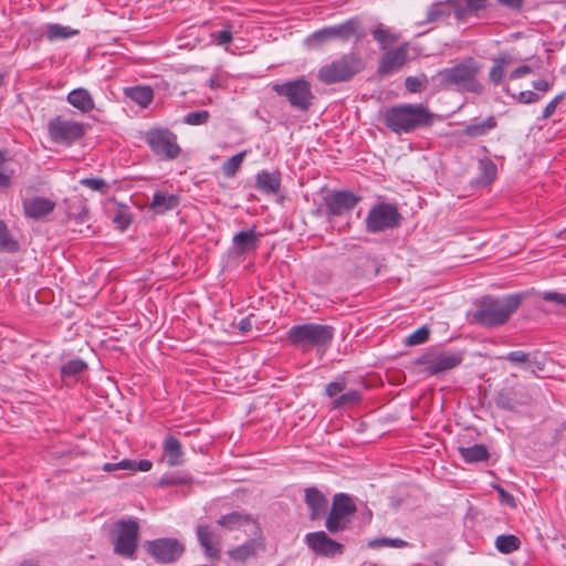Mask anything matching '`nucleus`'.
<instances>
[{
    "label": "nucleus",
    "mask_w": 566,
    "mask_h": 566,
    "mask_svg": "<svg viewBox=\"0 0 566 566\" xmlns=\"http://www.w3.org/2000/svg\"><path fill=\"white\" fill-rule=\"evenodd\" d=\"M481 168L483 171V176L488 181H492L496 177V165L491 160H482Z\"/></svg>",
    "instance_id": "obj_56"
},
{
    "label": "nucleus",
    "mask_w": 566,
    "mask_h": 566,
    "mask_svg": "<svg viewBox=\"0 0 566 566\" xmlns=\"http://www.w3.org/2000/svg\"><path fill=\"white\" fill-rule=\"evenodd\" d=\"M532 84H533L534 90H536L538 92H547L551 90L554 82H548L546 80L539 78V80L534 81Z\"/></svg>",
    "instance_id": "obj_62"
},
{
    "label": "nucleus",
    "mask_w": 566,
    "mask_h": 566,
    "mask_svg": "<svg viewBox=\"0 0 566 566\" xmlns=\"http://www.w3.org/2000/svg\"><path fill=\"white\" fill-rule=\"evenodd\" d=\"M66 101L82 113H88L95 108V103L91 93L82 87L72 90L67 94Z\"/></svg>",
    "instance_id": "obj_26"
},
{
    "label": "nucleus",
    "mask_w": 566,
    "mask_h": 566,
    "mask_svg": "<svg viewBox=\"0 0 566 566\" xmlns=\"http://www.w3.org/2000/svg\"><path fill=\"white\" fill-rule=\"evenodd\" d=\"M80 184L102 193H106L108 190L107 182L102 178H83L80 180Z\"/></svg>",
    "instance_id": "obj_50"
},
{
    "label": "nucleus",
    "mask_w": 566,
    "mask_h": 566,
    "mask_svg": "<svg viewBox=\"0 0 566 566\" xmlns=\"http://www.w3.org/2000/svg\"><path fill=\"white\" fill-rule=\"evenodd\" d=\"M346 389V381L345 379H339L336 381H332L326 386V395L331 398L338 397L340 392H343Z\"/></svg>",
    "instance_id": "obj_55"
},
{
    "label": "nucleus",
    "mask_w": 566,
    "mask_h": 566,
    "mask_svg": "<svg viewBox=\"0 0 566 566\" xmlns=\"http://www.w3.org/2000/svg\"><path fill=\"white\" fill-rule=\"evenodd\" d=\"M196 533L205 554L211 559H219L221 553V536L213 532L208 525H198Z\"/></svg>",
    "instance_id": "obj_20"
},
{
    "label": "nucleus",
    "mask_w": 566,
    "mask_h": 566,
    "mask_svg": "<svg viewBox=\"0 0 566 566\" xmlns=\"http://www.w3.org/2000/svg\"><path fill=\"white\" fill-rule=\"evenodd\" d=\"M272 91L285 97L290 106L300 112H307L315 99L311 83L304 77L272 84Z\"/></svg>",
    "instance_id": "obj_6"
},
{
    "label": "nucleus",
    "mask_w": 566,
    "mask_h": 566,
    "mask_svg": "<svg viewBox=\"0 0 566 566\" xmlns=\"http://www.w3.org/2000/svg\"><path fill=\"white\" fill-rule=\"evenodd\" d=\"M429 336L430 329L427 326H421L407 337L406 344L409 346L420 345L426 343L429 339Z\"/></svg>",
    "instance_id": "obj_47"
},
{
    "label": "nucleus",
    "mask_w": 566,
    "mask_h": 566,
    "mask_svg": "<svg viewBox=\"0 0 566 566\" xmlns=\"http://www.w3.org/2000/svg\"><path fill=\"white\" fill-rule=\"evenodd\" d=\"M255 188L264 195H276L281 188V172L261 170L255 176Z\"/></svg>",
    "instance_id": "obj_24"
},
{
    "label": "nucleus",
    "mask_w": 566,
    "mask_h": 566,
    "mask_svg": "<svg viewBox=\"0 0 566 566\" xmlns=\"http://www.w3.org/2000/svg\"><path fill=\"white\" fill-rule=\"evenodd\" d=\"M532 396L527 388L521 384L512 387L501 388L495 397L494 402L499 409L514 412L518 407L530 405Z\"/></svg>",
    "instance_id": "obj_14"
},
{
    "label": "nucleus",
    "mask_w": 566,
    "mask_h": 566,
    "mask_svg": "<svg viewBox=\"0 0 566 566\" xmlns=\"http://www.w3.org/2000/svg\"><path fill=\"white\" fill-rule=\"evenodd\" d=\"M449 4L451 8V13L454 14L458 21H465L468 14L470 13L469 8L463 7L459 0H449Z\"/></svg>",
    "instance_id": "obj_51"
},
{
    "label": "nucleus",
    "mask_w": 566,
    "mask_h": 566,
    "mask_svg": "<svg viewBox=\"0 0 566 566\" xmlns=\"http://www.w3.org/2000/svg\"><path fill=\"white\" fill-rule=\"evenodd\" d=\"M357 507L352 497L346 493H336L332 507L326 515L325 527L331 534L347 530Z\"/></svg>",
    "instance_id": "obj_10"
},
{
    "label": "nucleus",
    "mask_w": 566,
    "mask_h": 566,
    "mask_svg": "<svg viewBox=\"0 0 566 566\" xmlns=\"http://www.w3.org/2000/svg\"><path fill=\"white\" fill-rule=\"evenodd\" d=\"M19 250V241L11 234L6 222L0 220V252L15 253Z\"/></svg>",
    "instance_id": "obj_35"
},
{
    "label": "nucleus",
    "mask_w": 566,
    "mask_h": 566,
    "mask_svg": "<svg viewBox=\"0 0 566 566\" xmlns=\"http://www.w3.org/2000/svg\"><path fill=\"white\" fill-rule=\"evenodd\" d=\"M217 524L229 532L250 527L251 532L254 531L255 533H260L259 523L253 520L251 515L238 511L221 515L217 520Z\"/></svg>",
    "instance_id": "obj_19"
},
{
    "label": "nucleus",
    "mask_w": 566,
    "mask_h": 566,
    "mask_svg": "<svg viewBox=\"0 0 566 566\" xmlns=\"http://www.w3.org/2000/svg\"><path fill=\"white\" fill-rule=\"evenodd\" d=\"M499 3L512 10H521L523 7V0H499Z\"/></svg>",
    "instance_id": "obj_63"
},
{
    "label": "nucleus",
    "mask_w": 566,
    "mask_h": 566,
    "mask_svg": "<svg viewBox=\"0 0 566 566\" xmlns=\"http://www.w3.org/2000/svg\"><path fill=\"white\" fill-rule=\"evenodd\" d=\"M521 546V541L517 536L510 535H500L495 539V547L502 554H511L517 551Z\"/></svg>",
    "instance_id": "obj_36"
},
{
    "label": "nucleus",
    "mask_w": 566,
    "mask_h": 566,
    "mask_svg": "<svg viewBox=\"0 0 566 566\" xmlns=\"http://www.w3.org/2000/svg\"><path fill=\"white\" fill-rule=\"evenodd\" d=\"M505 358L511 361L512 364H524L527 365V363H531V354L525 353L523 350H513L510 352Z\"/></svg>",
    "instance_id": "obj_52"
},
{
    "label": "nucleus",
    "mask_w": 566,
    "mask_h": 566,
    "mask_svg": "<svg viewBox=\"0 0 566 566\" xmlns=\"http://www.w3.org/2000/svg\"><path fill=\"white\" fill-rule=\"evenodd\" d=\"M238 328L242 333H247L252 328V322L250 317H244L238 323Z\"/></svg>",
    "instance_id": "obj_64"
},
{
    "label": "nucleus",
    "mask_w": 566,
    "mask_h": 566,
    "mask_svg": "<svg viewBox=\"0 0 566 566\" xmlns=\"http://www.w3.org/2000/svg\"><path fill=\"white\" fill-rule=\"evenodd\" d=\"M23 214L32 220H40L55 209V202L49 198L33 196L22 200Z\"/></svg>",
    "instance_id": "obj_18"
},
{
    "label": "nucleus",
    "mask_w": 566,
    "mask_h": 566,
    "mask_svg": "<svg viewBox=\"0 0 566 566\" xmlns=\"http://www.w3.org/2000/svg\"><path fill=\"white\" fill-rule=\"evenodd\" d=\"M541 298L547 302H554L566 308V294L559 292H543L539 294Z\"/></svg>",
    "instance_id": "obj_54"
},
{
    "label": "nucleus",
    "mask_w": 566,
    "mask_h": 566,
    "mask_svg": "<svg viewBox=\"0 0 566 566\" xmlns=\"http://www.w3.org/2000/svg\"><path fill=\"white\" fill-rule=\"evenodd\" d=\"M124 95L143 108L149 106L154 99V91L150 86L136 85L124 88Z\"/></svg>",
    "instance_id": "obj_29"
},
{
    "label": "nucleus",
    "mask_w": 566,
    "mask_h": 566,
    "mask_svg": "<svg viewBox=\"0 0 566 566\" xmlns=\"http://www.w3.org/2000/svg\"><path fill=\"white\" fill-rule=\"evenodd\" d=\"M232 29H233L232 24L227 22L222 30L211 33V38H212L213 42L217 45L222 46V48H224L227 50L228 46L233 41V31H232Z\"/></svg>",
    "instance_id": "obj_41"
},
{
    "label": "nucleus",
    "mask_w": 566,
    "mask_h": 566,
    "mask_svg": "<svg viewBox=\"0 0 566 566\" xmlns=\"http://www.w3.org/2000/svg\"><path fill=\"white\" fill-rule=\"evenodd\" d=\"M408 61V43H403L396 49L389 50L382 54L379 60L377 72L380 76L389 75L399 71Z\"/></svg>",
    "instance_id": "obj_17"
},
{
    "label": "nucleus",
    "mask_w": 566,
    "mask_h": 566,
    "mask_svg": "<svg viewBox=\"0 0 566 566\" xmlns=\"http://www.w3.org/2000/svg\"><path fill=\"white\" fill-rule=\"evenodd\" d=\"M78 33V30L72 29L66 25H61L57 23H51L46 25V38L50 41L56 40V39H67L71 36H74Z\"/></svg>",
    "instance_id": "obj_37"
},
{
    "label": "nucleus",
    "mask_w": 566,
    "mask_h": 566,
    "mask_svg": "<svg viewBox=\"0 0 566 566\" xmlns=\"http://www.w3.org/2000/svg\"><path fill=\"white\" fill-rule=\"evenodd\" d=\"M373 38L381 45V49H386L388 43H395L398 41L399 35L392 34L388 30L377 28L371 32Z\"/></svg>",
    "instance_id": "obj_46"
},
{
    "label": "nucleus",
    "mask_w": 566,
    "mask_h": 566,
    "mask_svg": "<svg viewBox=\"0 0 566 566\" xmlns=\"http://www.w3.org/2000/svg\"><path fill=\"white\" fill-rule=\"evenodd\" d=\"M334 335L335 328L331 325L304 323L291 326L286 333V340L302 353L314 348L325 352L332 344Z\"/></svg>",
    "instance_id": "obj_4"
},
{
    "label": "nucleus",
    "mask_w": 566,
    "mask_h": 566,
    "mask_svg": "<svg viewBox=\"0 0 566 566\" xmlns=\"http://www.w3.org/2000/svg\"><path fill=\"white\" fill-rule=\"evenodd\" d=\"M327 31L328 29L327 28H323L316 32H314L308 39L307 41L308 42H315L316 44H322L326 41H329L332 40L329 38V35L327 34Z\"/></svg>",
    "instance_id": "obj_57"
},
{
    "label": "nucleus",
    "mask_w": 566,
    "mask_h": 566,
    "mask_svg": "<svg viewBox=\"0 0 566 566\" xmlns=\"http://www.w3.org/2000/svg\"><path fill=\"white\" fill-rule=\"evenodd\" d=\"M513 62V57L511 54L504 52L499 56L493 59V64L489 72V80L494 85L497 86L502 83V80L505 75L506 67Z\"/></svg>",
    "instance_id": "obj_30"
},
{
    "label": "nucleus",
    "mask_w": 566,
    "mask_h": 566,
    "mask_svg": "<svg viewBox=\"0 0 566 566\" xmlns=\"http://www.w3.org/2000/svg\"><path fill=\"white\" fill-rule=\"evenodd\" d=\"M252 538L245 541L242 545L234 547L228 552L229 556L237 562H245L256 556L258 552L264 548V537L262 531L260 533L251 532Z\"/></svg>",
    "instance_id": "obj_21"
},
{
    "label": "nucleus",
    "mask_w": 566,
    "mask_h": 566,
    "mask_svg": "<svg viewBox=\"0 0 566 566\" xmlns=\"http://www.w3.org/2000/svg\"><path fill=\"white\" fill-rule=\"evenodd\" d=\"M450 15L451 8L449 0L434 2L428 8L426 19L419 24L422 25L428 23L444 22L449 19Z\"/></svg>",
    "instance_id": "obj_31"
},
{
    "label": "nucleus",
    "mask_w": 566,
    "mask_h": 566,
    "mask_svg": "<svg viewBox=\"0 0 566 566\" xmlns=\"http://www.w3.org/2000/svg\"><path fill=\"white\" fill-rule=\"evenodd\" d=\"M497 126V122L493 115L480 123H471L463 128V135L475 138L489 134Z\"/></svg>",
    "instance_id": "obj_34"
},
{
    "label": "nucleus",
    "mask_w": 566,
    "mask_h": 566,
    "mask_svg": "<svg viewBox=\"0 0 566 566\" xmlns=\"http://www.w3.org/2000/svg\"><path fill=\"white\" fill-rule=\"evenodd\" d=\"M531 72H532V69L530 65H521L511 72L510 78L517 80V78L524 77L525 75L530 74Z\"/></svg>",
    "instance_id": "obj_61"
},
{
    "label": "nucleus",
    "mask_w": 566,
    "mask_h": 566,
    "mask_svg": "<svg viewBox=\"0 0 566 566\" xmlns=\"http://www.w3.org/2000/svg\"><path fill=\"white\" fill-rule=\"evenodd\" d=\"M363 69L364 63L361 57L356 53H347L323 65L317 73V77L322 83L331 85L349 81Z\"/></svg>",
    "instance_id": "obj_5"
},
{
    "label": "nucleus",
    "mask_w": 566,
    "mask_h": 566,
    "mask_svg": "<svg viewBox=\"0 0 566 566\" xmlns=\"http://www.w3.org/2000/svg\"><path fill=\"white\" fill-rule=\"evenodd\" d=\"M434 114L424 104H398L382 113L384 125L395 134H409L432 125Z\"/></svg>",
    "instance_id": "obj_2"
},
{
    "label": "nucleus",
    "mask_w": 566,
    "mask_h": 566,
    "mask_svg": "<svg viewBox=\"0 0 566 566\" xmlns=\"http://www.w3.org/2000/svg\"><path fill=\"white\" fill-rule=\"evenodd\" d=\"M360 201V197L348 190H338L324 197V206L329 217L350 212Z\"/></svg>",
    "instance_id": "obj_16"
},
{
    "label": "nucleus",
    "mask_w": 566,
    "mask_h": 566,
    "mask_svg": "<svg viewBox=\"0 0 566 566\" xmlns=\"http://www.w3.org/2000/svg\"><path fill=\"white\" fill-rule=\"evenodd\" d=\"M522 303L520 294H509L503 297L483 296L475 301V311L470 314L473 323L484 327H495L505 324Z\"/></svg>",
    "instance_id": "obj_3"
},
{
    "label": "nucleus",
    "mask_w": 566,
    "mask_h": 566,
    "mask_svg": "<svg viewBox=\"0 0 566 566\" xmlns=\"http://www.w3.org/2000/svg\"><path fill=\"white\" fill-rule=\"evenodd\" d=\"M409 545V543L401 538H390V537H377L371 539L368 543L370 548H380V547H394V548H405Z\"/></svg>",
    "instance_id": "obj_42"
},
{
    "label": "nucleus",
    "mask_w": 566,
    "mask_h": 566,
    "mask_svg": "<svg viewBox=\"0 0 566 566\" xmlns=\"http://www.w3.org/2000/svg\"><path fill=\"white\" fill-rule=\"evenodd\" d=\"M133 217L129 212V208L125 206H119L115 216L113 217V222L119 231H125L132 223Z\"/></svg>",
    "instance_id": "obj_43"
},
{
    "label": "nucleus",
    "mask_w": 566,
    "mask_h": 566,
    "mask_svg": "<svg viewBox=\"0 0 566 566\" xmlns=\"http://www.w3.org/2000/svg\"><path fill=\"white\" fill-rule=\"evenodd\" d=\"M88 212V207L85 200H78L77 205L74 203L69 207V217L74 218L78 222L87 221Z\"/></svg>",
    "instance_id": "obj_45"
},
{
    "label": "nucleus",
    "mask_w": 566,
    "mask_h": 566,
    "mask_svg": "<svg viewBox=\"0 0 566 566\" xmlns=\"http://www.w3.org/2000/svg\"><path fill=\"white\" fill-rule=\"evenodd\" d=\"M462 361L463 354L460 352H447L430 348L417 357L413 364L423 366L424 371L429 376H436L457 368Z\"/></svg>",
    "instance_id": "obj_9"
},
{
    "label": "nucleus",
    "mask_w": 566,
    "mask_h": 566,
    "mask_svg": "<svg viewBox=\"0 0 566 566\" xmlns=\"http://www.w3.org/2000/svg\"><path fill=\"white\" fill-rule=\"evenodd\" d=\"M304 502L310 510V520L317 521L327 513L328 500L315 486H310L304 490Z\"/></svg>",
    "instance_id": "obj_22"
},
{
    "label": "nucleus",
    "mask_w": 566,
    "mask_h": 566,
    "mask_svg": "<svg viewBox=\"0 0 566 566\" xmlns=\"http://www.w3.org/2000/svg\"><path fill=\"white\" fill-rule=\"evenodd\" d=\"M50 139L59 145L72 146L82 139L86 133V125L81 122L67 119L63 115L51 118L46 125Z\"/></svg>",
    "instance_id": "obj_11"
},
{
    "label": "nucleus",
    "mask_w": 566,
    "mask_h": 566,
    "mask_svg": "<svg viewBox=\"0 0 566 566\" xmlns=\"http://www.w3.org/2000/svg\"><path fill=\"white\" fill-rule=\"evenodd\" d=\"M428 78L426 75L419 76H408L405 81V86L410 93H419L424 88Z\"/></svg>",
    "instance_id": "obj_49"
},
{
    "label": "nucleus",
    "mask_w": 566,
    "mask_h": 566,
    "mask_svg": "<svg viewBox=\"0 0 566 566\" xmlns=\"http://www.w3.org/2000/svg\"><path fill=\"white\" fill-rule=\"evenodd\" d=\"M163 453L169 467H179L184 463L181 442L174 436H167L163 442Z\"/></svg>",
    "instance_id": "obj_25"
},
{
    "label": "nucleus",
    "mask_w": 566,
    "mask_h": 566,
    "mask_svg": "<svg viewBox=\"0 0 566 566\" xmlns=\"http://www.w3.org/2000/svg\"><path fill=\"white\" fill-rule=\"evenodd\" d=\"M480 64L473 57H467L462 62L438 71L431 81L437 91L455 88L458 92L481 95L484 86L478 80Z\"/></svg>",
    "instance_id": "obj_1"
},
{
    "label": "nucleus",
    "mask_w": 566,
    "mask_h": 566,
    "mask_svg": "<svg viewBox=\"0 0 566 566\" xmlns=\"http://www.w3.org/2000/svg\"><path fill=\"white\" fill-rule=\"evenodd\" d=\"M458 451L465 463L483 462L490 458V452L484 444L476 443L471 447H460Z\"/></svg>",
    "instance_id": "obj_32"
},
{
    "label": "nucleus",
    "mask_w": 566,
    "mask_h": 566,
    "mask_svg": "<svg viewBox=\"0 0 566 566\" xmlns=\"http://www.w3.org/2000/svg\"><path fill=\"white\" fill-rule=\"evenodd\" d=\"M145 549L159 564L177 562L186 551L185 545L174 537H161L148 541Z\"/></svg>",
    "instance_id": "obj_13"
},
{
    "label": "nucleus",
    "mask_w": 566,
    "mask_h": 566,
    "mask_svg": "<svg viewBox=\"0 0 566 566\" xmlns=\"http://www.w3.org/2000/svg\"><path fill=\"white\" fill-rule=\"evenodd\" d=\"M260 235L254 229L237 233L232 239L237 253L244 254L252 249H256Z\"/></svg>",
    "instance_id": "obj_27"
},
{
    "label": "nucleus",
    "mask_w": 566,
    "mask_h": 566,
    "mask_svg": "<svg viewBox=\"0 0 566 566\" xmlns=\"http://www.w3.org/2000/svg\"><path fill=\"white\" fill-rule=\"evenodd\" d=\"M86 369H87V364L83 359H81V358L71 359L61 367V376L63 378L74 377V376L80 375L81 373H83Z\"/></svg>",
    "instance_id": "obj_40"
},
{
    "label": "nucleus",
    "mask_w": 566,
    "mask_h": 566,
    "mask_svg": "<svg viewBox=\"0 0 566 566\" xmlns=\"http://www.w3.org/2000/svg\"><path fill=\"white\" fill-rule=\"evenodd\" d=\"M210 118L208 111L190 112L185 115L184 122L191 126L203 125Z\"/></svg>",
    "instance_id": "obj_48"
},
{
    "label": "nucleus",
    "mask_w": 566,
    "mask_h": 566,
    "mask_svg": "<svg viewBox=\"0 0 566 566\" xmlns=\"http://www.w3.org/2000/svg\"><path fill=\"white\" fill-rule=\"evenodd\" d=\"M488 0H464L470 13H476L486 7Z\"/></svg>",
    "instance_id": "obj_60"
},
{
    "label": "nucleus",
    "mask_w": 566,
    "mask_h": 566,
    "mask_svg": "<svg viewBox=\"0 0 566 566\" xmlns=\"http://www.w3.org/2000/svg\"><path fill=\"white\" fill-rule=\"evenodd\" d=\"M139 524L135 518H122L115 522L112 530V543L114 553L135 558L138 548Z\"/></svg>",
    "instance_id": "obj_8"
},
{
    "label": "nucleus",
    "mask_w": 566,
    "mask_h": 566,
    "mask_svg": "<svg viewBox=\"0 0 566 566\" xmlns=\"http://www.w3.org/2000/svg\"><path fill=\"white\" fill-rule=\"evenodd\" d=\"M304 543L314 554L322 557L333 558L345 552V545L329 537L324 531L307 533Z\"/></svg>",
    "instance_id": "obj_15"
},
{
    "label": "nucleus",
    "mask_w": 566,
    "mask_h": 566,
    "mask_svg": "<svg viewBox=\"0 0 566 566\" xmlns=\"http://www.w3.org/2000/svg\"><path fill=\"white\" fill-rule=\"evenodd\" d=\"M151 468H153V462L150 460L145 459V460L135 461V460L124 459L116 463H111V462L105 463L103 465V471L113 472L116 470H128L132 472H135V471L147 472Z\"/></svg>",
    "instance_id": "obj_28"
},
{
    "label": "nucleus",
    "mask_w": 566,
    "mask_h": 566,
    "mask_svg": "<svg viewBox=\"0 0 566 566\" xmlns=\"http://www.w3.org/2000/svg\"><path fill=\"white\" fill-rule=\"evenodd\" d=\"M245 156H247V150H243L239 154H235L231 158L227 159L221 166L222 174L227 178L234 177L235 174L238 172V170L240 169Z\"/></svg>",
    "instance_id": "obj_38"
},
{
    "label": "nucleus",
    "mask_w": 566,
    "mask_h": 566,
    "mask_svg": "<svg viewBox=\"0 0 566 566\" xmlns=\"http://www.w3.org/2000/svg\"><path fill=\"white\" fill-rule=\"evenodd\" d=\"M402 216L394 203L378 202L368 212L365 226L368 233L392 230L400 226Z\"/></svg>",
    "instance_id": "obj_12"
},
{
    "label": "nucleus",
    "mask_w": 566,
    "mask_h": 566,
    "mask_svg": "<svg viewBox=\"0 0 566 566\" xmlns=\"http://www.w3.org/2000/svg\"><path fill=\"white\" fill-rule=\"evenodd\" d=\"M539 99V95L533 91H524L517 95V101L522 104L536 103Z\"/></svg>",
    "instance_id": "obj_58"
},
{
    "label": "nucleus",
    "mask_w": 566,
    "mask_h": 566,
    "mask_svg": "<svg viewBox=\"0 0 566 566\" xmlns=\"http://www.w3.org/2000/svg\"><path fill=\"white\" fill-rule=\"evenodd\" d=\"M143 139L161 160H175L181 154L177 135L167 127H153L144 133Z\"/></svg>",
    "instance_id": "obj_7"
},
{
    "label": "nucleus",
    "mask_w": 566,
    "mask_h": 566,
    "mask_svg": "<svg viewBox=\"0 0 566 566\" xmlns=\"http://www.w3.org/2000/svg\"><path fill=\"white\" fill-rule=\"evenodd\" d=\"M179 205V197L176 195H168L163 191H156L150 202V208L159 213L172 210Z\"/></svg>",
    "instance_id": "obj_33"
},
{
    "label": "nucleus",
    "mask_w": 566,
    "mask_h": 566,
    "mask_svg": "<svg viewBox=\"0 0 566 566\" xmlns=\"http://www.w3.org/2000/svg\"><path fill=\"white\" fill-rule=\"evenodd\" d=\"M327 34L332 40L339 39L342 41H348L350 38L355 36L356 41H360L365 36V32L361 29L359 18H350L346 20L344 23L327 27Z\"/></svg>",
    "instance_id": "obj_23"
},
{
    "label": "nucleus",
    "mask_w": 566,
    "mask_h": 566,
    "mask_svg": "<svg viewBox=\"0 0 566 566\" xmlns=\"http://www.w3.org/2000/svg\"><path fill=\"white\" fill-rule=\"evenodd\" d=\"M361 400V392L357 389H350L338 397H336L333 401L334 408H344L348 406L356 405Z\"/></svg>",
    "instance_id": "obj_39"
},
{
    "label": "nucleus",
    "mask_w": 566,
    "mask_h": 566,
    "mask_svg": "<svg viewBox=\"0 0 566 566\" xmlns=\"http://www.w3.org/2000/svg\"><path fill=\"white\" fill-rule=\"evenodd\" d=\"M496 490L499 492V495H500V499H501L502 503L506 504L510 507H515L516 506L515 497L511 493L506 492L502 488H496Z\"/></svg>",
    "instance_id": "obj_59"
},
{
    "label": "nucleus",
    "mask_w": 566,
    "mask_h": 566,
    "mask_svg": "<svg viewBox=\"0 0 566 566\" xmlns=\"http://www.w3.org/2000/svg\"><path fill=\"white\" fill-rule=\"evenodd\" d=\"M564 98H565L564 93L556 95L544 108L542 118L547 119V118L552 117L556 111L557 105L560 104L564 101Z\"/></svg>",
    "instance_id": "obj_53"
},
{
    "label": "nucleus",
    "mask_w": 566,
    "mask_h": 566,
    "mask_svg": "<svg viewBox=\"0 0 566 566\" xmlns=\"http://www.w3.org/2000/svg\"><path fill=\"white\" fill-rule=\"evenodd\" d=\"M7 161L6 150L0 149V188H9L12 185L14 170L6 167Z\"/></svg>",
    "instance_id": "obj_44"
}]
</instances>
